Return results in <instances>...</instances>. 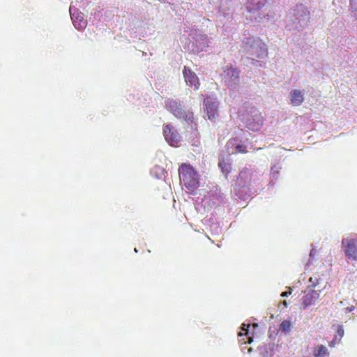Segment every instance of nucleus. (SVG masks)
Returning a JSON list of instances; mask_svg holds the SVG:
<instances>
[{
	"label": "nucleus",
	"mask_w": 357,
	"mask_h": 357,
	"mask_svg": "<svg viewBox=\"0 0 357 357\" xmlns=\"http://www.w3.org/2000/svg\"><path fill=\"white\" fill-rule=\"evenodd\" d=\"M282 304L284 305L285 307H287L288 306V303L286 301H282Z\"/></svg>",
	"instance_id": "22"
},
{
	"label": "nucleus",
	"mask_w": 357,
	"mask_h": 357,
	"mask_svg": "<svg viewBox=\"0 0 357 357\" xmlns=\"http://www.w3.org/2000/svg\"><path fill=\"white\" fill-rule=\"evenodd\" d=\"M236 141H237V139H235V138L230 139L227 142V147L229 149V147H230V146H233L236 145Z\"/></svg>",
	"instance_id": "18"
},
{
	"label": "nucleus",
	"mask_w": 357,
	"mask_h": 357,
	"mask_svg": "<svg viewBox=\"0 0 357 357\" xmlns=\"http://www.w3.org/2000/svg\"><path fill=\"white\" fill-rule=\"evenodd\" d=\"M291 294V289H290L289 291H284L281 294V296L282 297H286V296H288L289 295Z\"/></svg>",
	"instance_id": "20"
},
{
	"label": "nucleus",
	"mask_w": 357,
	"mask_h": 357,
	"mask_svg": "<svg viewBox=\"0 0 357 357\" xmlns=\"http://www.w3.org/2000/svg\"><path fill=\"white\" fill-rule=\"evenodd\" d=\"M291 326H292V324H291V322L290 320H284L280 324L279 330L281 332L287 334L291 331Z\"/></svg>",
	"instance_id": "16"
},
{
	"label": "nucleus",
	"mask_w": 357,
	"mask_h": 357,
	"mask_svg": "<svg viewBox=\"0 0 357 357\" xmlns=\"http://www.w3.org/2000/svg\"><path fill=\"white\" fill-rule=\"evenodd\" d=\"M248 152L246 146L243 144H237L236 146L235 153H246Z\"/></svg>",
	"instance_id": "17"
},
{
	"label": "nucleus",
	"mask_w": 357,
	"mask_h": 357,
	"mask_svg": "<svg viewBox=\"0 0 357 357\" xmlns=\"http://www.w3.org/2000/svg\"><path fill=\"white\" fill-rule=\"evenodd\" d=\"M335 345V340H332L331 342H330L329 343V346L330 347H333Z\"/></svg>",
	"instance_id": "21"
},
{
	"label": "nucleus",
	"mask_w": 357,
	"mask_h": 357,
	"mask_svg": "<svg viewBox=\"0 0 357 357\" xmlns=\"http://www.w3.org/2000/svg\"><path fill=\"white\" fill-rule=\"evenodd\" d=\"M165 107L176 118L183 119L187 122H193V113L184 110L180 102L173 98H167L165 100Z\"/></svg>",
	"instance_id": "2"
},
{
	"label": "nucleus",
	"mask_w": 357,
	"mask_h": 357,
	"mask_svg": "<svg viewBox=\"0 0 357 357\" xmlns=\"http://www.w3.org/2000/svg\"><path fill=\"white\" fill-rule=\"evenodd\" d=\"M291 95V103L294 106H299L301 105L303 100L304 97L303 93L298 89L292 90L290 93Z\"/></svg>",
	"instance_id": "11"
},
{
	"label": "nucleus",
	"mask_w": 357,
	"mask_h": 357,
	"mask_svg": "<svg viewBox=\"0 0 357 357\" xmlns=\"http://www.w3.org/2000/svg\"><path fill=\"white\" fill-rule=\"evenodd\" d=\"M316 254H317V250L314 248L312 249L310 252V257L311 259H312L316 255Z\"/></svg>",
	"instance_id": "19"
},
{
	"label": "nucleus",
	"mask_w": 357,
	"mask_h": 357,
	"mask_svg": "<svg viewBox=\"0 0 357 357\" xmlns=\"http://www.w3.org/2000/svg\"><path fill=\"white\" fill-rule=\"evenodd\" d=\"M319 298V292L316 290L307 291L301 298V304L304 309H307L310 306L314 305Z\"/></svg>",
	"instance_id": "8"
},
{
	"label": "nucleus",
	"mask_w": 357,
	"mask_h": 357,
	"mask_svg": "<svg viewBox=\"0 0 357 357\" xmlns=\"http://www.w3.org/2000/svg\"><path fill=\"white\" fill-rule=\"evenodd\" d=\"M163 134L166 141L172 146H176L181 141V136L176 130H172L169 125H165Z\"/></svg>",
	"instance_id": "6"
},
{
	"label": "nucleus",
	"mask_w": 357,
	"mask_h": 357,
	"mask_svg": "<svg viewBox=\"0 0 357 357\" xmlns=\"http://www.w3.org/2000/svg\"><path fill=\"white\" fill-rule=\"evenodd\" d=\"M204 104L208 119L211 121H214L218 116V103L212 100H206L204 101Z\"/></svg>",
	"instance_id": "9"
},
{
	"label": "nucleus",
	"mask_w": 357,
	"mask_h": 357,
	"mask_svg": "<svg viewBox=\"0 0 357 357\" xmlns=\"http://www.w3.org/2000/svg\"><path fill=\"white\" fill-rule=\"evenodd\" d=\"M218 167L220 168L222 172L225 174H228L231 170V164L227 162L224 159L219 161Z\"/></svg>",
	"instance_id": "15"
},
{
	"label": "nucleus",
	"mask_w": 357,
	"mask_h": 357,
	"mask_svg": "<svg viewBox=\"0 0 357 357\" xmlns=\"http://www.w3.org/2000/svg\"><path fill=\"white\" fill-rule=\"evenodd\" d=\"M178 172L181 181L189 190L194 191L199 187V176L192 166L183 163L178 169Z\"/></svg>",
	"instance_id": "1"
},
{
	"label": "nucleus",
	"mask_w": 357,
	"mask_h": 357,
	"mask_svg": "<svg viewBox=\"0 0 357 357\" xmlns=\"http://www.w3.org/2000/svg\"><path fill=\"white\" fill-rule=\"evenodd\" d=\"M250 324H243L241 331L238 333V341L241 344H250L252 342V337L250 336L249 328Z\"/></svg>",
	"instance_id": "10"
},
{
	"label": "nucleus",
	"mask_w": 357,
	"mask_h": 357,
	"mask_svg": "<svg viewBox=\"0 0 357 357\" xmlns=\"http://www.w3.org/2000/svg\"><path fill=\"white\" fill-rule=\"evenodd\" d=\"M253 326H254V327H257V324H255L253 325Z\"/></svg>",
	"instance_id": "24"
},
{
	"label": "nucleus",
	"mask_w": 357,
	"mask_h": 357,
	"mask_svg": "<svg viewBox=\"0 0 357 357\" xmlns=\"http://www.w3.org/2000/svg\"><path fill=\"white\" fill-rule=\"evenodd\" d=\"M239 75L240 71L237 68L228 66L224 68V71L221 74L222 80L229 87H231L239 82Z\"/></svg>",
	"instance_id": "4"
},
{
	"label": "nucleus",
	"mask_w": 357,
	"mask_h": 357,
	"mask_svg": "<svg viewBox=\"0 0 357 357\" xmlns=\"http://www.w3.org/2000/svg\"><path fill=\"white\" fill-rule=\"evenodd\" d=\"M265 5V0H249L247 9L249 12L260 10Z\"/></svg>",
	"instance_id": "12"
},
{
	"label": "nucleus",
	"mask_w": 357,
	"mask_h": 357,
	"mask_svg": "<svg viewBox=\"0 0 357 357\" xmlns=\"http://www.w3.org/2000/svg\"><path fill=\"white\" fill-rule=\"evenodd\" d=\"M250 112L252 114L247 118L246 126L250 130H257L263 123V117L256 108H252Z\"/></svg>",
	"instance_id": "5"
},
{
	"label": "nucleus",
	"mask_w": 357,
	"mask_h": 357,
	"mask_svg": "<svg viewBox=\"0 0 357 357\" xmlns=\"http://www.w3.org/2000/svg\"><path fill=\"white\" fill-rule=\"evenodd\" d=\"M354 309V306H352V307H347V310H348L349 312L352 311Z\"/></svg>",
	"instance_id": "23"
},
{
	"label": "nucleus",
	"mask_w": 357,
	"mask_h": 357,
	"mask_svg": "<svg viewBox=\"0 0 357 357\" xmlns=\"http://www.w3.org/2000/svg\"><path fill=\"white\" fill-rule=\"evenodd\" d=\"M71 19L73 20V23L75 27L78 30L83 29L86 25V22L84 20L83 16H79V15L75 16L73 14V15H71Z\"/></svg>",
	"instance_id": "13"
},
{
	"label": "nucleus",
	"mask_w": 357,
	"mask_h": 357,
	"mask_svg": "<svg viewBox=\"0 0 357 357\" xmlns=\"http://www.w3.org/2000/svg\"><path fill=\"white\" fill-rule=\"evenodd\" d=\"M183 76L185 80L189 86L194 87L195 90H197L199 87V81L197 75L189 68L185 66L183 69Z\"/></svg>",
	"instance_id": "7"
},
{
	"label": "nucleus",
	"mask_w": 357,
	"mask_h": 357,
	"mask_svg": "<svg viewBox=\"0 0 357 357\" xmlns=\"http://www.w3.org/2000/svg\"><path fill=\"white\" fill-rule=\"evenodd\" d=\"M342 247L349 259L357 260V236L343 238L342 240Z\"/></svg>",
	"instance_id": "3"
},
{
	"label": "nucleus",
	"mask_w": 357,
	"mask_h": 357,
	"mask_svg": "<svg viewBox=\"0 0 357 357\" xmlns=\"http://www.w3.org/2000/svg\"><path fill=\"white\" fill-rule=\"evenodd\" d=\"M328 354L327 348L321 344L318 345L314 348V357H325Z\"/></svg>",
	"instance_id": "14"
}]
</instances>
